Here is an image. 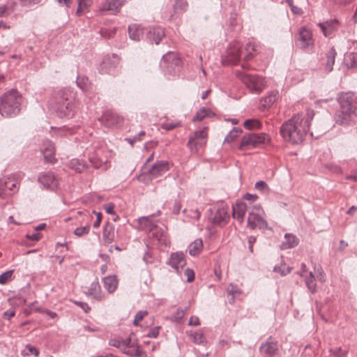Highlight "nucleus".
<instances>
[{"instance_id": "50", "label": "nucleus", "mask_w": 357, "mask_h": 357, "mask_svg": "<svg viewBox=\"0 0 357 357\" xmlns=\"http://www.w3.org/2000/svg\"><path fill=\"white\" fill-rule=\"evenodd\" d=\"M109 344L112 347L119 349L122 351L123 347L126 344V340H119L118 339H112L109 340Z\"/></svg>"}, {"instance_id": "5", "label": "nucleus", "mask_w": 357, "mask_h": 357, "mask_svg": "<svg viewBox=\"0 0 357 357\" xmlns=\"http://www.w3.org/2000/svg\"><path fill=\"white\" fill-rule=\"evenodd\" d=\"M236 76L251 93H260L266 87L265 79L260 75L238 71Z\"/></svg>"}, {"instance_id": "47", "label": "nucleus", "mask_w": 357, "mask_h": 357, "mask_svg": "<svg viewBox=\"0 0 357 357\" xmlns=\"http://www.w3.org/2000/svg\"><path fill=\"white\" fill-rule=\"evenodd\" d=\"M329 351L335 357H344L347 354V350H343L341 347L331 348Z\"/></svg>"}, {"instance_id": "21", "label": "nucleus", "mask_w": 357, "mask_h": 357, "mask_svg": "<svg viewBox=\"0 0 357 357\" xmlns=\"http://www.w3.org/2000/svg\"><path fill=\"white\" fill-rule=\"evenodd\" d=\"M41 151L45 161L51 163L55 161V149L52 142L49 140L45 141L42 145Z\"/></svg>"}, {"instance_id": "13", "label": "nucleus", "mask_w": 357, "mask_h": 357, "mask_svg": "<svg viewBox=\"0 0 357 357\" xmlns=\"http://www.w3.org/2000/svg\"><path fill=\"white\" fill-rule=\"evenodd\" d=\"M38 180L40 184L47 189L54 190L59 185V179L52 172L40 174Z\"/></svg>"}, {"instance_id": "22", "label": "nucleus", "mask_w": 357, "mask_h": 357, "mask_svg": "<svg viewBox=\"0 0 357 357\" xmlns=\"http://www.w3.org/2000/svg\"><path fill=\"white\" fill-rule=\"evenodd\" d=\"M321 32L325 37L330 36L334 31L337 29L338 22L336 20H327L322 23H319Z\"/></svg>"}, {"instance_id": "61", "label": "nucleus", "mask_w": 357, "mask_h": 357, "mask_svg": "<svg viewBox=\"0 0 357 357\" xmlns=\"http://www.w3.org/2000/svg\"><path fill=\"white\" fill-rule=\"evenodd\" d=\"M143 260L147 264H153L154 262V258H153V255H151V253H150L149 252H147L144 254Z\"/></svg>"}, {"instance_id": "54", "label": "nucleus", "mask_w": 357, "mask_h": 357, "mask_svg": "<svg viewBox=\"0 0 357 357\" xmlns=\"http://www.w3.org/2000/svg\"><path fill=\"white\" fill-rule=\"evenodd\" d=\"M286 3L291 8V10L293 13L299 15L303 14L302 9L296 6H294L293 0H286Z\"/></svg>"}, {"instance_id": "39", "label": "nucleus", "mask_w": 357, "mask_h": 357, "mask_svg": "<svg viewBox=\"0 0 357 357\" xmlns=\"http://www.w3.org/2000/svg\"><path fill=\"white\" fill-rule=\"evenodd\" d=\"M305 284L309 291L314 294L317 291V285L315 283V278L312 272L309 273V275L305 279Z\"/></svg>"}, {"instance_id": "18", "label": "nucleus", "mask_w": 357, "mask_h": 357, "mask_svg": "<svg viewBox=\"0 0 357 357\" xmlns=\"http://www.w3.org/2000/svg\"><path fill=\"white\" fill-rule=\"evenodd\" d=\"M169 170V163L164 160L157 161L149 169V174L155 178L163 175Z\"/></svg>"}, {"instance_id": "60", "label": "nucleus", "mask_w": 357, "mask_h": 357, "mask_svg": "<svg viewBox=\"0 0 357 357\" xmlns=\"http://www.w3.org/2000/svg\"><path fill=\"white\" fill-rule=\"evenodd\" d=\"M243 198L250 202V203H254L255 202H256L258 199V196L255 194H250V193H246Z\"/></svg>"}, {"instance_id": "2", "label": "nucleus", "mask_w": 357, "mask_h": 357, "mask_svg": "<svg viewBox=\"0 0 357 357\" xmlns=\"http://www.w3.org/2000/svg\"><path fill=\"white\" fill-rule=\"evenodd\" d=\"M340 109L335 115V122L341 126H349L357 116V99L354 93H342L337 98Z\"/></svg>"}, {"instance_id": "12", "label": "nucleus", "mask_w": 357, "mask_h": 357, "mask_svg": "<svg viewBox=\"0 0 357 357\" xmlns=\"http://www.w3.org/2000/svg\"><path fill=\"white\" fill-rule=\"evenodd\" d=\"M278 349V342L272 337H269L264 342H262L259 348V352L268 357L274 356Z\"/></svg>"}, {"instance_id": "14", "label": "nucleus", "mask_w": 357, "mask_h": 357, "mask_svg": "<svg viewBox=\"0 0 357 357\" xmlns=\"http://www.w3.org/2000/svg\"><path fill=\"white\" fill-rule=\"evenodd\" d=\"M122 352L132 357H146V353L139 349L137 344L132 342L130 338L126 339V344Z\"/></svg>"}, {"instance_id": "1", "label": "nucleus", "mask_w": 357, "mask_h": 357, "mask_svg": "<svg viewBox=\"0 0 357 357\" xmlns=\"http://www.w3.org/2000/svg\"><path fill=\"white\" fill-rule=\"evenodd\" d=\"M312 115L307 113L297 114L285 121L280 128V134L283 139L291 144H299L304 140L309 129Z\"/></svg>"}, {"instance_id": "58", "label": "nucleus", "mask_w": 357, "mask_h": 357, "mask_svg": "<svg viewBox=\"0 0 357 357\" xmlns=\"http://www.w3.org/2000/svg\"><path fill=\"white\" fill-rule=\"evenodd\" d=\"M160 328V326H158V327H155V328L150 329L147 334V337L156 338L159 335Z\"/></svg>"}, {"instance_id": "19", "label": "nucleus", "mask_w": 357, "mask_h": 357, "mask_svg": "<svg viewBox=\"0 0 357 357\" xmlns=\"http://www.w3.org/2000/svg\"><path fill=\"white\" fill-rule=\"evenodd\" d=\"M299 41L302 49L305 50L314 45L312 33L305 27H302L299 31Z\"/></svg>"}, {"instance_id": "4", "label": "nucleus", "mask_w": 357, "mask_h": 357, "mask_svg": "<svg viewBox=\"0 0 357 357\" xmlns=\"http://www.w3.org/2000/svg\"><path fill=\"white\" fill-rule=\"evenodd\" d=\"M22 97L16 89H10L0 97V114L3 117L17 116L20 112Z\"/></svg>"}, {"instance_id": "52", "label": "nucleus", "mask_w": 357, "mask_h": 357, "mask_svg": "<svg viewBox=\"0 0 357 357\" xmlns=\"http://www.w3.org/2000/svg\"><path fill=\"white\" fill-rule=\"evenodd\" d=\"M90 230V226L86 225L82 227H77L75 229L74 234L77 236H82L83 235L87 234L89 232Z\"/></svg>"}, {"instance_id": "23", "label": "nucleus", "mask_w": 357, "mask_h": 357, "mask_svg": "<svg viewBox=\"0 0 357 357\" xmlns=\"http://www.w3.org/2000/svg\"><path fill=\"white\" fill-rule=\"evenodd\" d=\"M87 294L98 301H102L105 298V294L102 291L100 285L97 280L91 284L88 289Z\"/></svg>"}, {"instance_id": "31", "label": "nucleus", "mask_w": 357, "mask_h": 357, "mask_svg": "<svg viewBox=\"0 0 357 357\" xmlns=\"http://www.w3.org/2000/svg\"><path fill=\"white\" fill-rule=\"evenodd\" d=\"M285 241L281 245V249L287 250L294 248L298 243V238L293 234H286L284 236Z\"/></svg>"}, {"instance_id": "43", "label": "nucleus", "mask_w": 357, "mask_h": 357, "mask_svg": "<svg viewBox=\"0 0 357 357\" xmlns=\"http://www.w3.org/2000/svg\"><path fill=\"white\" fill-rule=\"evenodd\" d=\"M188 7V3L183 0H176L174 5V8L176 12H185L187 10Z\"/></svg>"}, {"instance_id": "11", "label": "nucleus", "mask_w": 357, "mask_h": 357, "mask_svg": "<svg viewBox=\"0 0 357 357\" xmlns=\"http://www.w3.org/2000/svg\"><path fill=\"white\" fill-rule=\"evenodd\" d=\"M229 208L226 205H222L215 208L214 213L209 218L213 225L218 226L225 225L229 220Z\"/></svg>"}, {"instance_id": "8", "label": "nucleus", "mask_w": 357, "mask_h": 357, "mask_svg": "<svg viewBox=\"0 0 357 357\" xmlns=\"http://www.w3.org/2000/svg\"><path fill=\"white\" fill-rule=\"evenodd\" d=\"M207 130L208 128L204 127L200 130L195 131L194 135L190 137L188 146L192 152L197 153L201 147L206 144Z\"/></svg>"}, {"instance_id": "40", "label": "nucleus", "mask_w": 357, "mask_h": 357, "mask_svg": "<svg viewBox=\"0 0 357 357\" xmlns=\"http://www.w3.org/2000/svg\"><path fill=\"white\" fill-rule=\"evenodd\" d=\"M77 84L83 91H87L90 89V83L88 78L84 75H79L77 78Z\"/></svg>"}, {"instance_id": "38", "label": "nucleus", "mask_w": 357, "mask_h": 357, "mask_svg": "<svg viewBox=\"0 0 357 357\" xmlns=\"http://www.w3.org/2000/svg\"><path fill=\"white\" fill-rule=\"evenodd\" d=\"M243 126L247 130H259L261 128V122L256 119H247L244 121Z\"/></svg>"}, {"instance_id": "10", "label": "nucleus", "mask_w": 357, "mask_h": 357, "mask_svg": "<svg viewBox=\"0 0 357 357\" xmlns=\"http://www.w3.org/2000/svg\"><path fill=\"white\" fill-rule=\"evenodd\" d=\"M120 61V56L116 54H107L100 64V72L104 74L113 73L119 66Z\"/></svg>"}, {"instance_id": "63", "label": "nucleus", "mask_w": 357, "mask_h": 357, "mask_svg": "<svg viewBox=\"0 0 357 357\" xmlns=\"http://www.w3.org/2000/svg\"><path fill=\"white\" fill-rule=\"evenodd\" d=\"M104 208L107 213L114 215V205L112 203L107 204L104 206Z\"/></svg>"}, {"instance_id": "34", "label": "nucleus", "mask_w": 357, "mask_h": 357, "mask_svg": "<svg viewBox=\"0 0 357 357\" xmlns=\"http://www.w3.org/2000/svg\"><path fill=\"white\" fill-rule=\"evenodd\" d=\"M4 185L8 189V195H12L19 189V183L13 176L4 179Z\"/></svg>"}, {"instance_id": "16", "label": "nucleus", "mask_w": 357, "mask_h": 357, "mask_svg": "<svg viewBox=\"0 0 357 357\" xmlns=\"http://www.w3.org/2000/svg\"><path fill=\"white\" fill-rule=\"evenodd\" d=\"M181 61L177 55L173 52H169L164 55L160 65L163 68H167V70L171 72L170 69L174 68H179Z\"/></svg>"}, {"instance_id": "53", "label": "nucleus", "mask_w": 357, "mask_h": 357, "mask_svg": "<svg viewBox=\"0 0 357 357\" xmlns=\"http://www.w3.org/2000/svg\"><path fill=\"white\" fill-rule=\"evenodd\" d=\"M180 126L181 123L179 122H165L161 124V128L166 130H171Z\"/></svg>"}, {"instance_id": "55", "label": "nucleus", "mask_w": 357, "mask_h": 357, "mask_svg": "<svg viewBox=\"0 0 357 357\" xmlns=\"http://www.w3.org/2000/svg\"><path fill=\"white\" fill-rule=\"evenodd\" d=\"M22 6H31L40 3L43 0H18Z\"/></svg>"}, {"instance_id": "20", "label": "nucleus", "mask_w": 357, "mask_h": 357, "mask_svg": "<svg viewBox=\"0 0 357 357\" xmlns=\"http://www.w3.org/2000/svg\"><path fill=\"white\" fill-rule=\"evenodd\" d=\"M124 0H105L100 6V9L103 11H110L116 14L124 4Z\"/></svg>"}, {"instance_id": "15", "label": "nucleus", "mask_w": 357, "mask_h": 357, "mask_svg": "<svg viewBox=\"0 0 357 357\" xmlns=\"http://www.w3.org/2000/svg\"><path fill=\"white\" fill-rule=\"evenodd\" d=\"M168 264L177 273H180V269H182L186 264L184 254L182 252L172 253L170 255Z\"/></svg>"}, {"instance_id": "62", "label": "nucleus", "mask_w": 357, "mask_h": 357, "mask_svg": "<svg viewBox=\"0 0 357 357\" xmlns=\"http://www.w3.org/2000/svg\"><path fill=\"white\" fill-rule=\"evenodd\" d=\"M317 273H318L317 276V280L321 282H324L326 281V275L321 267L317 268Z\"/></svg>"}, {"instance_id": "56", "label": "nucleus", "mask_w": 357, "mask_h": 357, "mask_svg": "<svg viewBox=\"0 0 357 357\" xmlns=\"http://www.w3.org/2000/svg\"><path fill=\"white\" fill-rule=\"evenodd\" d=\"M229 295H231L232 296V300H234V298L235 296L241 294V291L238 290V289L232 284H230L227 289Z\"/></svg>"}, {"instance_id": "3", "label": "nucleus", "mask_w": 357, "mask_h": 357, "mask_svg": "<svg viewBox=\"0 0 357 357\" xmlns=\"http://www.w3.org/2000/svg\"><path fill=\"white\" fill-rule=\"evenodd\" d=\"M53 107L57 115L61 118L73 117L77 110V102L73 91L70 89L59 91L54 96Z\"/></svg>"}, {"instance_id": "49", "label": "nucleus", "mask_w": 357, "mask_h": 357, "mask_svg": "<svg viewBox=\"0 0 357 357\" xmlns=\"http://www.w3.org/2000/svg\"><path fill=\"white\" fill-rule=\"evenodd\" d=\"M78 8L77 14L79 15L84 8H87L91 3V0H78Z\"/></svg>"}, {"instance_id": "17", "label": "nucleus", "mask_w": 357, "mask_h": 357, "mask_svg": "<svg viewBox=\"0 0 357 357\" xmlns=\"http://www.w3.org/2000/svg\"><path fill=\"white\" fill-rule=\"evenodd\" d=\"M123 120L121 116L112 111L104 112L101 118L102 123L107 127L118 126L123 122Z\"/></svg>"}, {"instance_id": "6", "label": "nucleus", "mask_w": 357, "mask_h": 357, "mask_svg": "<svg viewBox=\"0 0 357 357\" xmlns=\"http://www.w3.org/2000/svg\"><path fill=\"white\" fill-rule=\"evenodd\" d=\"M269 139L268 135L264 132L247 134L242 137L238 149L246 150L260 147L268 142Z\"/></svg>"}, {"instance_id": "28", "label": "nucleus", "mask_w": 357, "mask_h": 357, "mask_svg": "<svg viewBox=\"0 0 357 357\" xmlns=\"http://www.w3.org/2000/svg\"><path fill=\"white\" fill-rule=\"evenodd\" d=\"M105 289L109 294L114 293L118 287V280L116 275H108L102 279Z\"/></svg>"}, {"instance_id": "29", "label": "nucleus", "mask_w": 357, "mask_h": 357, "mask_svg": "<svg viewBox=\"0 0 357 357\" xmlns=\"http://www.w3.org/2000/svg\"><path fill=\"white\" fill-rule=\"evenodd\" d=\"M153 237L160 245L169 246L170 241L167 233L161 229L155 228L153 233Z\"/></svg>"}, {"instance_id": "9", "label": "nucleus", "mask_w": 357, "mask_h": 357, "mask_svg": "<svg viewBox=\"0 0 357 357\" xmlns=\"http://www.w3.org/2000/svg\"><path fill=\"white\" fill-rule=\"evenodd\" d=\"M241 53V45L238 41L231 43L226 50L223 63L235 65L240 60Z\"/></svg>"}, {"instance_id": "35", "label": "nucleus", "mask_w": 357, "mask_h": 357, "mask_svg": "<svg viewBox=\"0 0 357 357\" xmlns=\"http://www.w3.org/2000/svg\"><path fill=\"white\" fill-rule=\"evenodd\" d=\"M336 56V52L334 47H331L330 50L326 54L327 61L325 64V70L327 72H331L333 70V66L335 63V59Z\"/></svg>"}, {"instance_id": "57", "label": "nucleus", "mask_w": 357, "mask_h": 357, "mask_svg": "<svg viewBox=\"0 0 357 357\" xmlns=\"http://www.w3.org/2000/svg\"><path fill=\"white\" fill-rule=\"evenodd\" d=\"M185 276L187 277V281L190 282L195 279V273L191 268H186L184 272Z\"/></svg>"}, {"instance_id": "51", "label": "nucleus", "mask_w": 357, "mask_h": 357, "mask_svg": "<svg viewBox=\"0 0 357 357\" xmlns=\"http://www.w3.org/2000/svg\"><path fill=\"white\" fill-rule=\"evenodd\" d=\"M148 314L147 310H139L135 315L133 324L135 326H138L139 323Z\"/></svg>"}, {"instance_id": "7", "label": "nucleus", "mask_w": 357, "mask_h": 357, "mask_svg": "<svg viewBox=\"0 0 357 357\" xmlns=\"http://www.w3.org/2000/svg\"><path fill=\"white\" fill-rule=\"evenodd\" d=\"M265 213L260 205H255L248 213V226L252 229H266L268 223L264 218Z\"/></svg>"}, {"instance_id": "27", "label": "nucleus", "mask_w": 357, "mask_h": 357, "mask_svg": "<svg viewBox=\"0 0 357 357\" xmlns=\"http://www.w3.org/2000/svg\"><path fill=\"white\" fill-rule=\"evenodd\" d=\"M263 47L259 43L255 42L248 43L245 47V50L248 52V54L245 56V59H250L255 55L261 53Z\"/></svg>"}, {"instance_id": "36", "label": "nucleus", "mask_w": 357, "mask_h": 357, "mask_svg": "<svg viewBox=\"0 0 357 357\" xmlns=\"http://www.w3.org/2000/svg\"><path fill=\"white\" fill-rule=\"evenodd\" d=\"M278 99V93L272 91L261 99V103L264 107H269L275 102Z\"/></svg>"}, {"instance_id": "41", "label": "nucleus", "mask_w": 357, "mask_h": 357, "mask_svg": "<svg viewBox=\"0 0 357 357\" xmlns=\"http://www.w3.org/2000/svg\"><path fill=\"white\" fill-rule=\"evenodd\" d=\"M242 132L240 128H234L225 137L224 143H230L234 141Z\"/></svg>"}, {"instance_id": "30", "label": "nucleus", "mask_w": 357, "mask_h": 357, "mask_svg": "<svg viewBox=\"0 0 357 357\" xmlns=\"http://www.w3.org/2000/svg\"><path fill=\"white\" fill-rule=\"evenodd\" d=\"M143 33V29L139 25L134 24L128 26L129 37L132 40L139 41Z\"/></svg>"}, {"instance_id": "25", "label": "nucleus", "mask_w": 357, "mask_h": 357, "mask_svg": "<svg viewBox=\"0 0 357 357\" xmlns=\"http://www.w3.org/2000/svg\"><path fill=\"white\" fill-rule=\"evenodd\" d=\"M164 36L165 31L162 28L159 26L151 28L147 33L149 40L156 45L160 43Z\"/></svg>"}, {"instance_id": "48", "label": "nucleus", "mask_w": 357, "mask_h": 357, "mask_svg": "<svg viewBox=\"0 0 357 357\" xmlns=\"http://www.w3.org/2000/svg\"><path fill=\"white\" fill-rule=\"evenodd\" d=\"M13 273V270L7 271L0 275V284H5L9 280L11 279Z\"/></svg>"}, {"instance_id": "59", "label": "nucleus", "mask_w": 357, "mask_h": 357, "mask_svg": "<svg viewBox=\"0 0 357 357\" xmlns=\"http://www.w3.org/2000/svg\"><path fill=\"white\" fill-rule=\"evenodd\" d=\"M93 213L96 215V220L93 222V226L94 228H98L100 227L101 221H102V214H101V213L96 212L95 211H93Z\"/></svg>"}, {"instance_id": "44", "label": "nucleus", "mask_w": 357, "mask_h": 357, "mask_svg": "<svg viewBox=\"0 0 357 357\" xmlns=\"http://www.w3.org/2000/svg\"><path fill=\"white\" fill-rule=\"evenodd\" d=\"M210 111L206 107H202L199 111H197L196 115L193 118V121H202L205 117L209 115Z\"/></svg>"}, {"instance_id": "46", "label": "nucleus", "mask_w": 357, "mask_h": 357, "mask_svg": "<svg viewBox=\"0 0 357 357\" xmlns=\"http://www.w3.org/2000/svg\"><path fill=\"white\" fill-rule=\"evenodd\" d=\"M25 348L28 351L26 352L25 351H22V354L23 355L26 356V355L33 354L36 357L38 356L40 352H39V350L36 347L32 346L31 344H28L26 345Z\"/></svg>"}, {"instance_id": "37", "label": "nucleus", "mask_w": 357, "mask_h": 357, "mask_svg": "<svg viewBox=\"0 0 357 357\" xmlns=\"http://www.w3.org/2000/svg\"><path fill=\"white\" fill-rule=\"evenodd\" d=\"M70 167L77 172H83L87 168L84 161L79 159H73L70 162Z\"/></svg>"}, {"instance_id": "32", "label": "nucleus", "mask_w": 357, "mask_h": 357, "mask_svg": "<svg viewBox=\"0 0 357 357\" xmlns=\"http://www.w3.org/2000/svg\"><path fill=\"white\" fill-rule=\"evenodd\" d=\"M203 248V241L201 238H197L191 243L188 246L189 254L191 256L198 255Z\"/></svg>"}, {"instance_id": "64", "label": "nucleus", "mask_w": 357, "mask_h": 357, "mask_svg": "<svg viewBox=\"0 0 357 357\" xmlns=\"http://www.w3.org/2000/svg\"><path fill=\"white\" fill-rule=\"evenodd\" d=\"M74 303L75 305L81 307L85 312H88L91 309L89 305L86 303L81 301H75Z\"/></svg>"}, {"instance_id": "42", "label": "nucleus", "mask_w": 357, "mask_h": 357, "mask_svg": "<svg viewBox=\"0 0 357 357\" xmlns=\"http://www.w3.org/2000/svg\"><path fill=\"white\" fill-rule=\"evenodd\" d=\"M102 239L105 244H110L114 240V229L111 228L109 229H105L103 230Z\"/></svg>"}, {"instance_id": "24", "label": "nucleus", "mask_w": 357, "mask_h": 357, "mask_svg": "<svg viewBox=\"0 0 357 357\" xmlns=\"http://www.w3.org/2000/svg\"><path fill=\"white\" fill-rule=\"evenodd\" d=\"M232 208H233V211H232L233 218L236 219L238 222H243V219H244V215L247 211L246 204L241 201H238L233 206Z\"/></svg>"}, {"instance_id": "45", "label": "nucleus", "mask_w": 357, "mask_h": 357, "mask_svg": "<svg viewBox=\"0 0 357 357\" xmlns=\"http://www.w3.org/2000/svg\"><path fill=\"white\" fill-rule=\"evenodd\" d=\"M255 188L262 193H268L270 191L268 185L263 181H257L255 184Z\"/></svg>"}, {"instance_id": "26", "label": "nucleus", "mask_w": 357, "mask_h": 357, "mask_svg": "<svg viewBox=\"0 0 357 357\" xmlns=\"http://www.w3.org/2000/svg\"><path fill=\"white\" fill-rule=\"evenodd\" d=\"M139 229L145 231H151L155 229V222L152 220V216H144L138 219Z\"/></svg>"}, {"instance_id": "33", "label": "nucleus", "mask_w": 357, "mask_h": 357, "mask_svg": "<svg viewBox=\"0 0 357 357\" xmlns=\"http://www.w3.org/2000/svg\"><path fill=\"white\" fill-rule=\"evenodd\" d=\"M189 336L192 342L197 344H204L206 342V338L202 330L189 332Z\"/></svg>"}]
</instances>
